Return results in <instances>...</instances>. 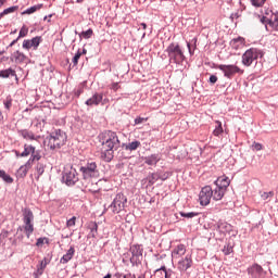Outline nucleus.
I'll use <instances>...</instances> for the list:
<instances>
[{
	"mask_svg": "<svg viewBox=\"0 0 278 278\" xmlns=\"http://www.w3.org/2000/svg\"><path fill=\"white\" fill-rule=\"evenodd\" d=\"M140 27H142V29H147V23H141Z\"/></svg>",
	"mask_w": 278,
	"mask_h": 278,
	"instance_id": "64",
	"label": "nucleus"
},
{
	"mask_svg": "<svg viewBox=\"0 0 278 278\" xmlns=\"http://www.w3.org/2000/svg\"><path fill=\"white\" fill-rule=\"evenodd\" d=\"M13 152L15 153L16 157H23V156L21 155L22 152H20V151H17V150H14Z\"/></svg>",
	"mask_w": 278,
	"mask_h": 278,
	"instance_id": "63",
	"label": "nucleus"
},
{
	"mask_svg": "<svg viewBox=\"0 0 278 278\" xmlns=\"http://www.w3.org/2000/svg\"><path fill=\"white\" fill-rule=\"evenodd\" d=\"M22 216L24 233L26 238H31V233H34V212L26 207L22 211Z\"/></svg>",
	"mask_w": 278,
	"mask_h": 278,
	"instance_id": "8",
	"label": "nucleus"
},
{
	"mask_svg": "<svg viewBox=\"0 0 278 278\" xmlns=\"http://www.w3.org/2000/svg\"><path fill=\"white\" fill-rule=\"evenodd\" d=\"M252 149H254V151H262L263 146H262V143L254 142V143L252 144Z\"/></svg>",
	"mask_w": 278,
	"mask_h": 278,
	"instance_id": "57",
	"label": "nucleus"
},
{
	"mask_svg": "<svg viewBox=\"0 0 278 278\" xmlns=\"http://www.w3.org/2000/svg\"><path fill=\"white\" fill-rule=\"evenodd\" d=\"M165 53L169 58V62L172 64H177L178 66H182L184 62H186V55L184 54V50H181V46L177 42H172L166 48Z\"/></svg>",
	"mask_w": 278,
	"mask_h": 278,
	"instance_id": "5",
	"label": "nucleus"
},
{
	"mask_svg": "<svg viewBox=\"0 0 278 278\" xmlns=\"http://www.w3.org/2000/svg\"><path fill=\"white\" fill-rule=\"evenodd\" d=\"M77 181H79V173H77V169L71 166V168H66L63 170L62 182L65 184V186H75Z\"/></svg>",
	"mask_w": 278,
	"mask_h": 278,
	"instance_id": "11",
	"label": "nucleus"
},
{
	"mask_svg": "<svg viewBox=\"0 0 278 278\" xmlns=\"http://www.w3.org/2000/svg\"><path fill=\"white\" fill-rule=\"evenodd\" d=\"M0 179H2L5 184H14V178H12V176H10L3 169H0Z\"/></svg>",
	"mask_w": 278,
	"mask_h": 278,
	"instance_id": "33",
	"label": "nucleus"
},
{
	"mask_svg": "<svg viewBox=\"0 0 278 278\" xmlns=\"http://www.w3.org/2000/svg\"><path fill=\"white\" fill-rule=\"evenodd\" d=\"M266 3V0H251V4L254 8H262Z\"/></svg>",
	"mask_w": 278,
	"mask_h": 278,
	"instance_id": "51",
	"label": "nucleus"
},
{
	"mask_svg": "<svg viewBox=\"0 0 278 278\" xmlns=\"http://www.w3.org/2000/svg\"><path fill=\"white\" fill-rule=\"evenodd\" d=\"M187 49L190 55H194V51H197V37L191 39V41H187Z\"/></svg>",
	"mask_w": 278,
	"mask_h": 278,
	"instance_id": "31",
	"label": "nucleus"
},
{
	"mask_svg": "<svg viewBox=\"0 0 278 278\" xmlns=\"http://www.w3.org/2000/svg\"><path fill=\"white\" fill-rule=\"evenodd\" d=\"M18 10V5H13L8 9H4L3 12H1L2 16H7V14H14Z\"/></svg>",
	"mask_w": 278,
	"mask_h": 278,
	"instance_id": "40",
	"label": "nucleus"
},
{
	"mask_svg": "<svg viewBox=\"0 0 278 278\" xmlns=\"http://www.w3.org/2000/svg\"><path fill=\"white\" fill-rule=\"evenodd\" d=\"M31 168V166H28L27 163H25L24 165H22L18 169H17V177L20 179H25V177H27V173H29V169Z\"/></svg>",
	"mask_w": 278,
	"mask_h": 278,
	"instance_id": "27",
	"label": "nucleus"
},
{
	"mask_svg": "<svg viewBox=\"0 0 278 278\" xmlns=\"http://www.w3.org/2000/svg\"><path fill=\"white\" fill-rule=\"evenodd\" d=\"M219 71H222L226 79H231L232 77H236V75H244V70L238 67L236 64L220 65Z\"/></svg>",
	"mask_w": 278,
	"mask_h": 278,
	"instance_id": "12",
	"label": "nucleus"
},
{
	"mask_svg": "<svg viewBox=\"0 0 278 278\" xmlns=\"http://www.w3.org/2000/svg\"><path fill=\"white\" fill-rule=\"evenodd\" d=\"M77 220V217L73 216L72 218L67 219L66 227H75V223Z\"/></svg>",
	"mask_w": 278,
	"mask_h": 278,
	"instance_id": "54",
	"label": "nucleus"
},
{
	"mask_svg": "<svg viewBox=\"0 0 278 278\" xmlns=\"http://www.w3.org/2000/svg\"><path fill=\"white\" fill-rule=\"evenodd\" d=\"M216 81H218V76L217 75H211L208 78V84H211V86H214V84H216Z\"/></svg>",
	"mask_w": 278,
	"mask_h": 278,
	"instance_id": "56",
	"label": "nucleus"
},
{
	"mask_svg": "<svg viewBox=\"0 0 278 278\" xmlns=\"http://www.w3.org/2000/svg\"><path fill=\"white\" fill-rule=\"evenodd\" d=\"M45 168H47V166L45 165V163L42 162H38L35 170L37 173V179H39L40 177H42V175H45Z\"/></svg>",
	"mask_w": 278,
	"mask_h": 278,
	"instance_id": "32",
	"label": "nucleus"
},
{
	"mask_svg": "<svg viewBox=\"0 0 278 278\" xmlns=\"http://www.w3.org/2000/svg\"><path fill=\"white\" fill-rule=\"evenodd\" d=\"M160 160H162L161 153H154L143 157V162L147 166H157Z\"/></svg>",
	"mask_w": 278,
	"mask_h": 278,
	"instance_id": "17",
	"label": "nucleus"
},
{
	"mask_svg": "<svg viewBox=\"0 0 278 278\" xmlns=\"http://www.w3.org/2000/svg\"><path fill=\"white\" fill-rule=\"evenodd\" d=\"M100 142L102 144L101 157L105 162L114 160V152L121 149V140L118 135L112 130H105L99 135Z\"/></svg>",
	"mask_w": 278,
	"mask_h": 278,
	"instance_id": "1",
	"label": "nucleus"
},
{
	"mask_svg": "<svg viewBox=\"0 0 278 278\" xmlns=\"http://www.w3.org/2000/svg\"><path fill=\"white\" fill-rule=\"evenodd\" d=\"M88 229L90 230L88 238H97L99 233V225L96 222L89 223Z\"/></svg>",
	"mask_w": 278,
	"mask_h": 278,
	"instance_id": "25",
	"label": "nucleus"
},
{
	"mask_svg": "<svg viewBox=\"0 0 278 278\" xmlns=\"http://www.w3.org/2000/svg\"><path fill=\"white\" fill-rule=\"evenodd\" d=\"M79 173L81 181H84V184H90L92 179H99V164H97L92 159L84 161L79 164Z\"/></svg>",
	"mask_w": 278,
	"mask_h": 278,
	"instance_id": "2",
	"label": "nucleus"
},
{
	"mask_svg": "<svg viewBox=\"0 0 278 278\" xmlns=\"http://www.w3.org/2000/svg\"><path fill=\"white\" fill-rule=\"evenodd\" d=\"M179 215L182 217V218H194L197 216H199V213L198 212H189V213H186V212H179Z\"/></svg>",
	"mask_w": 278,
	"mask_h": 278,
	"instance_id": "37",
	"label": "nucleus"
},
{
	"mask_svg": "<svg viewBox=\"0 0 278 278\" xmlns=\"http://www.w3.org/2000/svg\"><path fill=\"white\" fill-rule=\"evenodd\" d=\"M49 264H51V258L49 257H43L42 261L39 262V265H37L39 268H42L45 270V268H47V266H49Z\"/></svg>",
	"mask_w": 278,
	"mask_h": 278,
	"instance_id": "43",
	"label": "nucleus"
},
{
	"mask_svg": "<svg viewBox=\"0 0 278 278\" xmlns=\"http://www.w3.org/2000/svg\"><path fill=\"white\" fill-rule=\"evenodd\" d=\"M273 197H275V191L263 192L261 194V199H263V201H268V199H273Z\"/></svg>",
	"mask_w": 278,
	"mask_h": 278,
	"instance_id": "45",
	"label": "nucleus"
},
{
	"mask_svg": "<svg viewBox=\"0 0 278 278\" xmlns=\"http://www.w3.org/2000/svg\"><path fill=\"white\" fill-rule=\"evenodd\" d=\"M81 58V49H78L74 58L72 59L73 66L79 64V59Z\"/></svg>",
	"mask_w": 278,
	"mask_h": 278,
	"instance_id": "44",
	"label": "nucleus"
},
{
	"mask_svg": "<svg viewBox=\"0 0 278 278\" xmlns=\"http://www.w3.org/2000/svg\"><path fill=\"white\" fill-rule=\"evenodd\" d=\"M127 207V195H124L123 192H118L113 199L112 203L105 207L104 212H112V214H121Z\"/></svg>",
	"mask_w": 278,
	"mask_h": 278,
	"instance_id": "6",
	"label": "nucleus"
},
{
	"mask_svg": "<svg viewBox=\"0 0 278 278\" xmlns=\"http://www.w3.org/2000/svg\"><path fill=\"white\" fill-rule=\"evenodd\" d=\"M175 277H176L175 271L173 269H167L165 267V276H164V278H175Z\"/></svg>",
	"mask_w": 278,
	"mask_h": 278,
	"instance_id": "52",
	"label": "nucleus"
},
{
	"mask_svg": "<svg viewBox=\"0 0 278 278\" xmlns=\"http://www.w3.org/2000/svg\"><path fill=\"white\" fill-rule=\"evenodd\" d=\"M217 229L222 233H231V231L233 230V226H231V224L227 222H218Z\"/></svg>",
	"mask_w": 278,
	"mask_h": 278,
	"instance_id": "20",
	"label": "nucleus"
},
{
	"mask_svg": "<svg viewBox=\"0 0 278 278\" xmlns=\"http://www.w3.org/2000/svg\"><path fill=\"white\" fill-rule=\"evenodd\" d=\"M260 58H264V51L258 48H250L242 54L241 64L249 67L253 64V62L257 63Z\"/></svg>",
	"mask_w": 278,
	"mask_h": 278,
	"instance_id": "7",
	"label": "nucleus"
},
{
	"mask_svg": "<svg viewBox=\"0 0 278 278\" xmlns=\"http://www.w3.org/2000/svg\"><path fill=\"white\" fill-rule=\"evenodd\" d=\"M129 253H131V256L129 258L131 266H140L143 260L142 254L144 253V248L142 247V244L130 245Z\"/></svg>",
	"mask_w": 278,
	"mask_h": 278,
	"instance_id": "9",
	"label": "nucleus"
},
{
	"mask_svg": "<svg viewBox=\"0 0 278 278\" xmlns=\"http://www.w3.org/2000/svg\"><path fill=\"white\" fill-rule=\"evenodd\" d=\"M27 34H29V28H27V26H24L20 29L17 38H25Z\"/></svg>",
	"mask_w": 278,
	"mask_h": 278,
	"instance_id": "46",
	"label": "nucleus"
},
{
	"mask_svg": "<svg viewBox=\"0 0 278 278\" xmlns=\"http://www.w3.org/2000/svg\"><path fill=\"white\" fill-rule=\"evenodd\" d=\"M43 274H45V269H42V267L37 266V271L34 273V278H39Z\"/></svg>",
	"mask_w": 278,
	"mask_h": 278,
	"instance_id": "53",
	"label": "nucleus"
},
{
	"mask_svg": "<svg viewBox=\"0 0 278 278\" xmlns=\"http://www.w3.org/2000/svg\"><path fill=\"white\" fill-rule=\"evenodd\" d=\"M75 257V247L71 245L67 252L60 258V264H68Z\"/></svg>",
	"mask_w": 278,
	"mask_h": 278,
	"instance_id": "19",
	"label": "nucleus"
},
{
	"mask_svg": "<svg viewBox=\"0 0 278 278\" xmlns=\"http://www.w3.org/2000/svg\"><path fill=\"white\" fill-rule=\"evenodd\" d=\"M42 5L43 4H36V5H33L28 9H26L25 11L22 12V15H25V14H34L35 12H38V10H42Z\"/></svg>",
	"mask_w": 278,
	"mask_h": 278,
	"instance_id": "34",
	"label": "nucleus"
},
{
	"mask_svg": "<svg viewBox=\"0 0 278 278\" xmlns=\"http://www.w3.org/2000/svg\"><path fill=\"white\" fill-rule=\"evenodd\" d=\"M45 242L47 244H49V238L40 237V238L37 239L36 247H42V244H45Z\"/></svg>",
	"mask_w": 278,
	"mask_h": 278,
	"instance_id": "50",
	"label": "nucleus"
},
{
	"mask_svg": "<svg viewBox=\"0 0 278 278\" xmlns=\"http://www.w3.org/2000/svg\"><path fill=\"white\" fill-rule=\"evenodd\" d=\"M271 29V31H278V15L273 14L269 24H268V31Z\"/></svg>",
	"mask_w": 278,
	"mask_h": 278,
	"instance_id": "28",
	"label": "nucleus"
},
{
	"mask_svg": "<svg viewBox=\"0 0 278 278\" xmlns=\"http://www.w3.org/2000/svg\"><path fill=\"white\" fill-rule=\"evenodd\" d=\"M10 60L14 62V64H24V62H27V55H25V53L17 50L11 53Z\"/></svg>",
	"mask_w": 278,
	"mask_h": 278,
	"instance_id": "18",
	"label": "nucleus"
},
{
	"mask_svg": "<svg viewBox=\"0 0 278 278\" xmlns=\"http://www.w3.org/2000/svg\"><path fill=\"white\" fill-rule=\"evenodd\" d=\"M4 109L10 112L12 110V98L8 97L5 100H3Z\"/></svg>",
	"mask_w": 278,
	"mask_h": 278,
	"instance_id": "47",
	"label": "nucleus"
},
{
	"mask_svg": "<svg viewBox=\"0 0 278 278\" xmlns=\"http://www.w3.org/2000/svg\"><path fill=\"white\" fill-rule=\"evenodd\" d=\"M74 94L77 99L84 94V85H78V87L74 90Z\"/></svg>",
	"mask_w": 278,
	"mask_h": 278,
	"instance_id": "48",
	"label": "nucleus"
},
{
	"mask_svg": "<svg viewBox=\"0 0 278 278\" xmlns=\"http://www.w3.org/2000/svg\"><path fill=\"white\" fill-rule=\"evenodd\" d=\"M231 180L227 176H219L214 181V188H212V198L213 201H223V197H225V192L229 188Z\"/></svg>",
	"mask_w": 278,
	"mask_h": 278,
	"instance_id": "4",
	"label": "nucleus"
},
{
	"mask_svg": "<svg viewBox=\"0 0 278 278\" xmlns=\"http://www.w3.org/2000/svg\"><path fill=\"white\" fill-rule=\"evenodd\" d=\"M40 42H42L41 36H36L31 39H26L23 41L22 49H25L26 51L33 49L34 51H37L38 47H40Z\"/></svg>",
	"mask_w": 278,
	"mask_h": 278,
	"instance_id": "16",
	"label": "nucleus"
},
{
	"mask_svg": "<svg viewBox=\"0 0 278 278\" xmlns=\"http://www.w3.org/2000/svg\"><path fill=\"white\" fill-rule=\"evenodd\" d=\"M10 77H16V71H14V68L9 67L7 70H1L0 71V78L1 79H8Z\"/></svg>",
	"mask_w": 278,
	"mask_h": 278,
	"instance_id": "24",
	"label": "nucleus"
},
{
	"mask_svg": "<svg viewBox=\"0 0 278 278\" xmlns=\"http://www.w3.org/2000/svg\"><path fill=\"white\" fill-rule=\"evenodd\" d=\"M220 66H224V64L212 63L211 68H218L220 71Z\"/></svg>",
	"mask_w": 278,
	"mask_h": 278,
	"instance_id": "61",
	"label": "nucleus"
},
{
	"mask_svg": "<svg viewBox=\"0 0 278 278\" xmlns=\"http://www.w3.org/2000/svg\"><path fill=\"white\" fill-rule=\"evenodd\" d=\"M212 186L203 187L199 194L200 205H210V201H212Z\"/></svg>",
	"mask_w": 278,
	"mask_h": 278,
	"instance_id": "14",
	"label": "nucleus"
},
{
	"mask_svg": "<svg viewBox=\"0 0 278 278\" xmlns=\"http://www.w3.org/2000/svg\"><path fill=\"white\" fill-rule=\"evenodd\" d=\"M140 147H142V143L139 140H135L129 143H123V148L125 149V151H138Z\"/></svg>",
	"mask_w": 278,
	"mask_h": 278,
	"instance_id": "22",
	"label": "nucleus"
},
{
	"mask_svg": "<svg viewBox=\"0 0 278 278\" xmlns=\"http://www.w3.org/2000/svg\"><path fill=\"white\" fill-rule=\"evenodd\" d=\"M157 175H159V179H161V181H166V179H168V177H170V172L157 170Z\"/></svg>",
	"mask_w": 278,
	"mask_h": 278,
	"instance_id": "42",
	"label": "nucleus"
},
{
	"mask_svg": "<svg viewBox=\"0 0 278 278\" xmlns=\"http://www.w3.org/2000/svg\"><path fill=\"white\" fill-rule=\"evenodd\" d=\"M66 132L60 128H54L50 135L46 138L48 149L55 151V149H62L66 144Z\"/></svg>",
	"mask_w": 278,
	"mask_h": 278,
	"instance_id": "3",
	"label": "nucleus"
},
{
	"mask_svg": "<svg viewBox=\"0 0 278 278\" xmlns=\"http://www.w3.org/2000/svg\"><path fill=\"white\" fill-rule=\"evenodd\" d=\"M18 40H21V39L17 37L13 41H11V43L7 47V49H10V48L14 47V45H16V42H18Z\"/></svg>",
	"mask_w": 278,
	"mask_h": 278,
	"instance_id": "60",
	"label": "nucleus"
},
{
	"mask_svg": "<svg viewBox=\"0 0 278 278\" xmlns=\"http://www.w3.org/2000/svg\"><path fill=\"white\" fill-rule=\"evenodd\" d=\"M123 278H136V274H131L130 271H127L124 274Z\"/></svg>",
	"mask_w": 278,
	"mask_h": 278,
	"instance_id": "59",
	"label": "nucleus"
},
{
	"mask_svg": "<svg viewBox=\"0 0 278 278\" xmlns=\"http://www.w3.org/2000/svg\"><path fill=\"white\" fill-rule=\"evenodd\" d=\"M216 124H217V126L213 130V135L218 137V136H220V134H223V123L217 121Z\"/></svg>",
	"mask_w": 278,
	"mask_h": 278,
	"instance_id": "41",
	"label": "nucleus"
},
{
	"mask_svg": "<svg viewBox=\"0 0 278 278\" xmlns=\"http://www.w3.org/2000/svg\"><path fill=\"white\" fill-rule=\"evenodd\" d=\"M269 21H270V17L266 16V15H263L261 18H260V22L265 25V29L268 31V25H269Z\"/></svg>",
	"mask_w": 278,
	"mask_h": 278,
	"instance_id": "49",
	"label": "nucleus"
},
{
	"mask_svg": "<svg viewBox=\"0 0 278 278\" xmlns=\"http://www.w3.org/2000/svg\"><path fill=\"white\" fill-rule=\"evenodd\" d=\"M222 251L224 255H231V253H233V245H231V243H227L226 245H224Z\"/></svg>",
	"mask_w": 278,
	"mask_h": 278,
	"instance_id": "39",
	"label": "nucleus"
},
{
	"mask_svg": "<svg viewBox=\"0 0 278 278\" xmlns=\"http://www.w3.org/2000/svg\"><path fill=\"white\" fill-rule=\"evenodd\" d=\"M148 181H149L150 186H153L155 182L160 181V176H159L157 172L150 174L148 176Z\"/></svg>",
	"mask_w": 278,
	"mask_h": 278,
	"instance_id": "35",
	"label": "nucleus"
},
{
	"mask_svg": "<svg viewBox=\"0 0 278 278\" xmlns=\"http://www.w3.org/2000/svg\"><path fill=\"white\" fill-rule=\"evenodd\" d=\"M165 271H166V266H162L161 268H159L154 271V277L164 278L165 277Z\"/></svg>",
	"mask_w": 278,
	"mask_h": 278,
	"instance_id": "38",
	"label": "nucleus"
},
{
	"mask_svg": "<svg viewBox=\"0 0 278 278\" xmlns=\"http://www.w3.org/2000/svg\"><path fill=\"white\" fill-rule=\"evenodd\" d=\"M182 255H186V245L180 243L173 250L172 257L177 260V257H182Z\"/></svg>",
	"mask_w": 278,
	"mask_h": 278,
	"instance_id": "21",
	"label": "nucleus"
},
{
	"mask_svg": "<svg viewBox=\"0 0 278 278\" xmlns=\"http://www.w3.org/2000/svg\"><path fill=\"white\" fill-rule=\"evenodd\" d=\"M36 151V147L31 146V144H24V151L21 153L22 157H29L30 153H34Z\"/></svg>",
	"mask_w": 278,
	"mask_h": 278,
	"instance_id": "30",
	"label": "nucleus"
},
{
	"mask_svg": "<svg viewBox=\"0 0 278 278\" xmlns=\"http://www.w3.org/2000/svg\"><path fill=\"white\" fill-rule=\"evenodd\" d=\"M248 275L252 278H266V271L262 265L254 263L250 267H248Z\"/></svg>",
	"mask_w": 278,
	"mask_h": 278,
	"instance_id": "15",
	"label": "nucleus"
},
{
	"mask_svg": "<svg viewBox=\"0 0 278 278\" xmlns=\"http://www.w3.org/2000/svg\"><path fill=\"white\" fill-rule=\"evenodd\" d=\"M147 121H149V118L139 116L135 119V125H142V123H147Z\"/></svg>",
	"mask_w": 278,
	"mask_h": 278,
	"instance_id": "55",
	"label": "nucleus"
},
{
	"mask_svg": "<svg viewBox=\"0 0 278 278\" xmlns=\"http://www.w3.org/2000/svg\"><path fill=\"white\" fill-rule=\"evenodd\" d=\"M121 89V85L118 83H113L111 85V90H113L114 92H117Z\"/></svg>",
	"mask_w": 278,
	"mask_h": 278,
	"instance_id": "58",
	"label": "nucleus"
},
{
	"mask_svg": "<svg viewBox=\"0 0 278 278\" xmlns=\"http://www.w3.org/2000/svg\"><path fill=\"white\" fill-rule=\"evenodd\" d=\"M192 266H194V261L192 260V255L187 254L186 256L181 257L178 261L177 269L179 270V273H188V270H190Z\"/></svg>",
	"mask_w": 278,
	"mask_h": 278,
	"instance_id": "13",
	"label": "nucleus"
},
{
	"mask_svg": "<svg viewBox=\"0 0 278 278\" xmlns=\"http://www.w3.org/2000/svg\"><path fill=\"white\" fill-rule=\"evenodd\" d=\"M40 160H42V155H40L39 151L35 150L33 153H30V157L28 159L26 164L31 168L34 166V162H40Z\"/></svg>",
	"mask_w": 278,
	"mask_h": 278,
	"instance_id": "23",
	"label": "nucleus"
},
{
	"mask_svg": "<svg viewBox=\"0 0 278 278\" xmlns=\"http://www.w3.org/2000/svg\"><path fill=\"white\" fill-rule=\"evenodd\" d=\"M94 34V31L92 30V28H89L87 30H84L80 33V38H84L85 40H88L90 38H92V35Z\"/></svg>",
	"mask_w": 278,
	"mask_h": 278,
	"instance_id": "36",
	"label": "nucleus"
},
{
	"mask_svg": "<svg viewBox=\"0 0 278 278\" xmlns=\"http://www.w3.org/2000/svg\"><path fill=\"white\" fill-rule=\"evenodd\" d=\"M243 45H244V38L242 37L235 38L230 41V47L236 49V51H238V49L243 47Z\"/></svg>",
	"mask_w": 278,
	"mask_h": 278,
	"instance_id": "29",
	"label": "nucleus"
},
{
	"mask_svg": "<svg viewBox=\"0 0 278 278\" xmlns=\"http://www.w3.org/2000/svg\"><path fill=\"white\" fill-rule=\"evenodd\" d=\"M18 136H22L24 140H36V135L27 129L17 130Z\"/></svg>",
	"mask_w": 278,
	"mask_h": 278,
	"instance_id": "26",
	"label": "nucleus"
},
{
	"mask_svg": "<svg viewBox=\"0 0 278 278\" xmlns=\"http://www.w3.org/2000/svg\"><path fill=\"white\" fill-rule=\"evenodd\" d=\"M110 103V98H108V91L94 92L92 97L87 99L85 104L89 108L97 105H108Z\"/></svg>",
	"mask_w": 278,
	"mask_h": 278,
	"instance_id": "10",
	"label": "nucleus"
},
{
	"mask_svg": "<svg viewBox=\"0 0 278 278\" xmlns=\"http://www.w3.org/2000/svg\"><path fill=\"white\" fill-rule=\"evenodd\" d=\"M124 275H125V273H116V274H115V277H116V278H123Z\"/></svg>",
	"mask_w": 278,
	"mask_h": 278,
	"instance_id": "62",
	"label": "nucleus"
}]
</instances>
